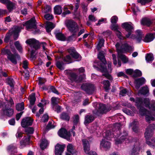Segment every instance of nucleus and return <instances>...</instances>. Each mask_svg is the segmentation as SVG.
Here are the masks:
<instances>
[{"label":"nucleus","instance_id":"nucleus-1","mask_svg":"<svg viewBox=\"0 0 155 155\" xmlns=\"http://www.w3.org/2000/svg\"><path fill=\"white\" fill-rule=\"evenodd\" d=\"M131 101L135 102V105L139 110V113L141 115H145V119L147 122L154 120L155 117V104H150V100L146 98L143 100L140 98H137L135 100L132 98L130 99Z\"/></svg>","mask_w":155,"mask_h":155},{"label":"nucleus","instance_id":"nucleus-2","mask_svg":"<svg viewBox=\"0 0 155 155\" xmlns=\"http://www.w3.org/2000/svg\"><path fill=\"white\" fill-rule=\"evenodd\" d=\"M133 26L131 23L128 22L124 23L122 25V27L128 32V34H126V37L132 39H136L137 43H140L142 40L144 35L141 31L140 30H137L136 31V37L133 34L131 35L132 30L134 29Z\"/></svg>","mask_w":155,"mask_h":155},{"label":"nucleus","instance_id":"nucleus-3","mask_svg":"<svg viewBox=\"0 0 155 155\" xmlns=\"http://www.w3.org/2000/svg\"><path fill=\"white\" fill-rule=\"evenodd\" d=\"M120 45L119 43H117L115 45L118 52V58L120 59L124 63H127L128 61V59L124 55L121 53V51H124L126 52L131 51L133 50V48L128 45L127 44L124 45V46H122L121 47V49L120 48Z\"/></svg>","mask_w":155,"mask_h":155},{"label":"nucleus","instance_id":"nucleus-4","mask_svg":"<svg viewBox=\"0 0 155 155\" xmlns=\"http://www.w3.org/2000/svg\"><path fill=\"white\" fill-rule=\"evenodd\" d=\"M104 54V53L103 51L99 52L98 55V58L103 63V64L100 65H98V66L97 67V68H99L102 72H105V73L103 74V76L110 80H112V77L110 74L107 72V69L106 67H105V65L106 63V61L105 59Z\"/></svg>","mask_w":155,"mask_h":155},{"label":"nucleus","instance_id":"nucleus-5","mask_svg":"<svg viewBox=\"0 0 155 155\" xmlns=\"http://www.w3.org/2000/svg\"><path fill=\"white\" fill-rule=\"evenodd\" d=\"M104 137L100 143V147L105 150L109 149L111 146V143L108 140L112 137L111 132L108 130L104 134Z\"/></svg>","mask_w":155,"mask_h":155},{"label":"nucleus","instance_id":"nucleus-6","mask_svg":"<svg viewBox=\"0 0 155 155\" xmlns=\"http://www.w3.org/2000/svg\"><path fill=\"white\" fill-rule=\"evenodd\" d=\"M21 29L20 27L18 26L13 27L6 34L4 40V41L6 43L8 42L11 35H13L14 39L16 40L18 37V33L20 32Z\"/></svg>","mask_w":155,"mask_h":155},{"label":"nucleus","instance_id":"nucleus-7","mask_svg":"<svg viewBox=\"0 0 155 155\" xmlns=\"http://www.w3.org/2000/svg\"><path fill=\"white\" fill-rule=\"evenodd\" d=\"M65 23L66 26L71 32L74 33L78 31V25L77 23L73 20H67L66 21Z\"/></svg>","mask_w":155,"mask_h":155},{"label":"nucleus","instance_id":"nucleus-8","mask_svg":"<svg viewBox=\"0 0 155 155\" xmlns=\"http://www.w3.org/2000/svg\"><path fill=\"white\" fill-rule=\"evenodd\" d=\"M4 51L7 55V57L8 59L13 64H16L17 63V60L20 59V56L18 54L15 53L13 54L8 49L5 50Z\"/></svg>","mask_w":155,"mask_h":155},{"label":"nucleus","instance_id":"nucleus-9","mask_svg":"<svg viewBox=\"0 0 155 155\" xmlns=\"http://www.w3.org/2000/svg\"><path fill=\"white\" fill-rule=\"evenodd\" d=\"M84 149L85 153L87 154L88 155H97L95 152L93 151H89L90 150L89 144L88 140L86 139H83L82 140Z\"/></svg>","mask_w":155,"mask_h":155},{"label":"nucleus","instance_id":"nucleus-10","mask_svg":"<svg viewBox=\"0 0 155 155\" xmlns=\"http://www.w3.org/2000/svg\"><path fill=\"white\" fill-rule=\"evenodd\" d=\"M155 128V125L153 124L150 125L147 127L145 133V136L147 140L150 138L153 134V131Z\"/></svg>","mask_w":155,"mask_h":155},{"label":"nucleus","instance_id":"nucleus-11","mask_svg":"<svg viewBox=\"0 0 155 155\" xmlns=\"http://www.w3.org/2000/svg\"><path fill=\"white\" fill-rule=\"evenodd\" d=\"M81 88L89 94H91L94 90V87L93 85L90 84H83Z\"/></svg>","mask_w":155,"mask_h":155},{"label":"nucleus","instance_id":"nucleus-12","mask_svg":"<svg viewBox=\"0 0 155 155\" xmlns=\"http://www.w3.org/2000/svg\"><path fill=\"white\" fill-rule=\"evenodd\" d=\"M58 134L60 137L66 139L68 141L71 140L70 132H68L64 128L61 129L58 131Z\"/></svg>","mask_w":155,"mask_h":155},{"label":"nucleus","instance_id":"nucleus-13","mask_svg":"<svg viewBox=\"0 0 155 155\" xmlns=\"http://www.w3.org/2000/svg\"><path fill=\"white\" fill-rule=\"evenodd\" d=\"M26 42L30 46L35 50L38 49L40 45L38 41L34 39H28L26 41Z\"/></svg>","mask_w":155,"mask_h":155},{"label":"nucleus","instance_id":"nucleus-14","mask_svg":"<svg viewBox=\"0 0 155 155\" xmlns=\"http://www.w3.org/2000/svg\"><path fill=\"white\" fill-rule=\"evenodd\" d=\"M23 25V26H26V28L28 30L33 28L36 29V26L35 18H31Z\"/></svg>","mask_w":155,"mask_h":155},{"label":"nucleus","instance_id":"nucleus-15","mask_svg":"<svg viewBox=\"0 0 155 155\" xmlns=\"http://www.w3.org/2000/svg\"><path fill=\"white\" fill-rule=\"evenodd\" d=\"M69 77L71 81L79 83L84 80L85 78V75L83 74L78 78L75 74L71 73L69 74Z\"/></svg>","mask_w":155,"mask_h":155},{"label":"nucleus","instance_id":"nucleus-16","mask_svg":"<svg viewBox=\"0 0 155 155\" xmlns=\"http://www.w3.org/2000/svg\"><path fill=\"white\" fill-rule=\"evenodd\" d=\"M33 122V119L30 117H27L22 119L21 125L22 127H26L32 125Z\"/></svg>","mask_w":155,"mask_h":155},{"label":"nucleus","instance_id":"nucleus-17","mask_svg":"<svg viewBox=\"0 0 155 155\" xmlns=\"http://www.w3.org/2000/svg\"><path fill=\"white\" fill-rule=\"evenodd\" d=\"M120 136V137L119 139L115 141V143L116 144L120 143L123 142L124 140L126 141H128V142H129V141L128 140L127 134L126 132L121 133Z\"/></svg>","mask_w":155,"mask_h":155},{"label":"nucleus","instance_id":"nucleus-18","mask_svg":"<svg viewBox=\"0 0 155 155\" xmlns=\"http://www.w3.org/2000/svg\"><path fill=\"white\" fill-rule=\"evenodd\" d=\"M65 147V145L58 144L55 146V153L56 155H61Z\"/></svg>","mask_w":155,"mask_h":155},{"label":"nucleus","instance_id":"nucleus-19","mask_svg":"<svg viewBox=\"0 0 155 155\" xmlns=\"http://www.w3.org/2000/svg\"><path fill=\"white\" fill-rule=\"evenodd\" d=\"M146 81L145 79L143 77L136 79L134 81L135 87L138 89L141 85L145 84Z\"/></svg>","mask_w":155,"mask_h":155},{"label":"nucleus","instance_id":"nucleus-20","mask_svg":"<svg viewBox=\"0 0 155 155\" xmlns=\"http://www.w3.org/2000/svg\"><path fill=\"white\" fill-rule=\"evenodd\" d=\"M2 113L3 115L10 117L13 115L14 111L12 108H8L5 106V108L3 110Z\"/></svg>","mask_w":155,"mask_h":155},{"label":"nucleus","instance_id":"nucleus-21","mask_svg":"<svg viewBox=\"0 0 155 155\" xmlns=\"http://www.w3.org/2000/svg\"><path fill=\"white\" fill-rule=\"evenodd\" d=\"M68 51L72 57L75 59L80 60L81 57L80 55L76 51L74 48H70L68 50Z\"/></svg>","mask_w":155,"mask_h":155},{"label":"nucleus","instance_id":"nucleus-22","mask_svg":"<svg viewBox=\"0 0 155 155\" xmlns=\"http://www.w3.org/2000/svg\"><path fill=\"white\" fill-rule=\"evenodd\" d=\"M73 122L74 124V125L72 127V128L71 130V132L72 133L73 136H74L75 135V133L73 131V130L75 129V125L78 124L79 122V116L78 115H75L73 117Z\"/></svg>","mask_w":155,"mask_h":155},{"label":"nucleus","instance_id":"nucleus-23","mask_svg":"<svg viewBox=\"0 0 155 155\" xmlns=\"http://www.w3.org/2000/svg\"><path fill=\"white\" fill-rule=\"evenodd\" d=\"M98 109L97 110V114H103L105 113L107 111L109 110L106 109L105 105L103 104H100L98 105Z\"/></svg>","mask_w":155,"mask_h":155},{"label":"nucleus","instance_id":"nucleus-24","mask_svg":"<svg viewBox=\"0 0 155 155\" xmlns=\"http://www.w3.org/2000/svg\"><path fill=\"white\" fill-rule=\"evenodd\" d=\"M141 23L142 25L149 26L152 24L153 22L151 20L148 18H144L141 20Z\"/></svg>","mask_w":155,"mask_h":155},{"label":"nucleus","instance_id":"nucleus-25","mask_svg":"<svg viewBox=\"0 0 155 155\" xmlns=\"http://www.w3.org/2000/svg\"><path fill=\"white\" fill-rule=\"evenodd\" d=\"M155 37V35L149 34L146 35L143 41L146 42H149L153 41Z\"/></svg>","mask_w":155,"mask_h":155},{"label":"nucleus","instance_id":"nucleus-26","mask_svg":"<svg viewBox=\"0 0 155 155\" xmlns=\"http://www.w3.org/2000/svg\"><path fill=\"white\" fill-rule=\"evenodd\" d=\"M46 23V29L48 32H50L55 27V25L51 22L47 21Z\"/></svg>","mask_w":155,"mask_h":155},{"label":"nucleus","instance_id":"nucleus-27","mask_svg":"<svg viewBox=\"0 0 155 155\" xmlns=\"http://www.w3.org/2000/svg\"><path fill=\"white\" fill-rule=\"evenodd\" d=\"M131 109L132 111L127 109H123V111L127 115L132 116L134 115V113L136 112L135 108L134 107H131Z\"/></svg>","mask_w":155,"mask_h":155},{"label":"nucleus","instance_id":"nucleus-28","mask_svg":"<svg viewBox=\"0 0 155 155\" xmlns=\"http://www.w3.org/2000/svg\"><path fill=\"white\" fill-rule=\"evenodd\" d=\"M149 93V90L147 86L142 87L138 92L139 94H142L143 95H146L147 94H148Z\"/></svg>","mask_w":155,"mask_h":155},{"label":"nucleus","instance_id":"nucleus-29","mask_svg":"<svg viewBox=\"0 0 155 155\" xmlns=\"http://www.w3.org/2000/svg\"><path fill=\"white\" fill-rule=\"evenodd\" d=\"M48 144V142L45 139H42L40 144V147L42 150H44L46 148Z\"/></svg>","mask_w":155,"mask_h":155},{"label":"nucleus","instance_id":"nucleus-30","mask_svg":"<svg viewBox=\"0 0 155 155\" xmlns=\"http://www.w3.org/2000/svg\"><path fill=\"white\" fill-rule=\"evenodd\" d=\"M55 36L57 39L61 41H64L66 39L64 35L60 32L55 33Z\"/></svg>","mask_w":155,"mask_h":155},{"label":"nucleus","instance_id":"nucleus-31","mask_svg":"<svg viewBox=\"0 0 155 155\" xmlns=\"http://www.w3.org/2000/svg\"><path fill=\"white\" fill-rule=\"evenodd\" d=\"M94 119V117L92 115H87L85 118L84 123L87 124L92 122Z\"/></svg>","mask_w":155,"mask_h":155},{"label":"nucleus","instance_id":"nucleus-32","mask_svg":"<svg viewBox=\"0 0 155 155\" xmlns=\"http://www.w3.org/2000/svg\"><path fill=\"white\" fill-rule=\"evenodd\" d=\"M138 122L136 120H134L132 123L130 124V126L132 127V129L133 131L137 132L138 131Z\"/></svg>","mask_w":155,"mask_h":155},{"label":"nucleus","instance_id":"nucleus-33","mask_svg":"<svg viewBox=\"0 0 155 155\" xmlns=\"http://www.w3.org/2000/svg\"><path fill=\"white\" fill-rule=\"evenodd\" d=\"M138 143V146L134 145L132 150V154L134 155L137 154L140 150L139 144L138 143Z\"/></svg>","mask_w":155,"mask_h":155},{"label":"nucleus","instance_id":"nucleus-34","mask_svg":"<svg viewBox=\"0 0 155 155\" xmlns=\"http://www.w3.org/2000/svg\"><path fill=\"white\" fill-rule=\"evenodd\" d=\"M67 151L70 153L73 154L75 152L74 147L71 144H69L67 146Z\"/></svg>","mask_w":155,"mask_h":155},{"label":"nucleus","instance_id":"nucleus-35","mask_svg":"<svg viewBox=\"0 0 155 155\" xmlns=\"http://www.w3.org/2000/svg\"><path fill=\"white\" fill-rule=\"evenodd\" d=\"M102 83L104 85V87L105 90L107 91L110 89V84L109 81L107 80H104L103 81Z\"/></svg>","mask_w":155,"mask_h":155},{"label":"nucleus","instance_id":"nucleus-36","mask_svg":"<svg viewBox=\"0 0 155 155\" xmlns=\"http://www.w3.org/2000/svg\"><path fill=\"white\" fill-rule=\"evenodd\" d=\"M145 58L147 62H150L154 59L153 55L151 53L147 54Z\"/></svg>","mask_w":155,"mask_h":155},{"label":"nucleus","instance_id":"nucleus-37","mask_svg":"<svg viewBox=\"0 0 155 155\" xmlns=\"http://www.w3.org/2000/svg\"><path fill=\"white\" fill-rule=\"evenodd\" d=\"M59 99L58 97H53L51 99V103L53 107H54L56 105H58V104L59 102Z\"/></svg>","mask_w":155,"mask_h":155},{"label":"nucleus","instance_id":"nucleus-38","mask_svg":"<svg viewBox=\"0 0 155 155\" xmlns=\"http://www.w3.org/2000/svg\"><path fill=\"white\" fill-rule=\"evenodd\" d=\"M30 104L31 105H33L34 104L36 100L35 93H32L31 94L30 96Z\"/></svg>","mask_w":155,"mask_h":155},{"label":"nucleus","instance_id":"nucleus-39","mask_svg":"<svg viewBox=\"0 0 155 155\" xmlns=\"http://www.w3.org/2000/svg\"><path fill=\"white\" fill-rule=\"evenodd\" d=\"M56 65L57 68L61 70L64 69V64L63 62L57 61Z\"/></svg>","mask_w":155,"mask_h":155},{"label":"nucleus","instance_id":"nucleus-40","mask_svg":"<svg viewBox=\"0 0 155 155\" xmlns=\"http://www.w3.org/2000/svg\"><path fill=\"white\" fill-rule=\"evenodd\" d=\"M30 140V137H26L24 140L20 141V144L21 146H25L26 145L28 144Z\"/></svg>","mask_w":155,"mask_h":155},{"label":"nucleus","instance_id":"nucleus-41","mask_svg":"<svg viewBox=\"0 0 155 155\" xmlns=\"http://www.w3.org/2000/svg\"><path fill=\"white\" fill-rule=\"evenodd\" d=\"M61 118L64 120L69 121L70 119V117L69 115L65 113H63L61 115Z\"/></svg>","mask_w":155,"mask_h":155},{"label":"nucleus","instance_id":"nucleus-42","mask_svg":"<svg viewBox=\"0 0 155 155\" xmlns=\"http://www.w3.org/2000/svg\"><path fill=\"white\" fill-rule=\"evenodd\" d=\"M24 103L23 102L18 104L16 106V109L18 111H21L23 110L24 108Z\"/></svg>","mask_w":155,"mask_h":155},{"label":"nucleus","instance_id":"nucleus-43","mask_svg":"<svg viewBox=\"0 0 155 155\" xmlns=\"http://www.w3.org/2000/svg\"><path fill=\"white\" fill-rule=\"evenodd\" d=\"M7 150L10 153H12L13 152H16V150L15 147L12 146H9L7 148Z\"/></svg>","mask_w":155,"mask_h":155},{"label":"nucleus","instance_id":"nucleus-44","mask_svg":"<svg viewBox=\"0 0 155 155\" xmlns=\"http://www.w3.org/2000/svg\"><path fill=\"white\" fill-rule=\"evenodd\" d=\"M142 75V73L141 71L138 70H136L134 71V74L133 75V77H140Z\"/></svg>","mask_w":155,"mask_h":155},{"label":"nucleus","instance_id":"nucleus-45","mask_svg":"<svg viewBox=\"0 0 155 155\" xmlns=\"http://www.w3.org/2000/svg\"><path fill=\"white\" fill-rule=\"evenodd\" d=\"M104 39H102L100 40L97 46V48L98 50H100L101 48L104 45Z\"/></svg>","mask_w":155,"mask_h":155},{"label":"nucleus","instance_id":"nucleus-46","mask_svg":"<svg viewBox=\"0 0 155 155\" xmlns=\"http://www.w3.org/2000/svg\"><path fill=\"white\" fill-rule=\"evenodd\" d=\"M151 140L152 142V143L150 141L147 140L146 141V143L150 147L154 148L155 146V138L152 139Z\"/></svg>","mask_w":155,"mask_h":155},{"label":"nucleus","instance_id":"nucleus-47","mask_svg":"<svg viewBox=\"0 0 155 155\" xmlns=\"http://www.w3.org/2000/svg\"><path fill=\"white\" fill-rule=\"evenodd\" d=\"M7 82L11 87H13L14 84V82L12 78H8L7 79Z\"/></svg>","mask_w":155,"mask_h":155},{"label":"nucleus","instance_id":"nucleus-48","mask_svg":"<svg viewBox=\"0 0 155 155\" xmlns=\"http://www.w3.org/2000/svg\"><path fill=\"white\" fill-rule=\"evenodd\" d=\"M15 45L17 49L19 52H21L22 51V47L18 41H16L15 43Z\"/></svg>","mask_w":155,"mask_h":155},{"label":"nucleus","instance_id":"nucleus-49","mask_svg":"<svg viewBox=\"0 0 155 155\" xmlns=\"http://www.w3.org/2000/svg\"><path fill=\"white\" fill-rule=\"evenodd\" d=\"M116 33L118 38L121 40H124L127 38L126 35L125 37L122 36L121 33L119 31L116 32Z\"/></svg>","mask_w":155,"mask_h":155},{"label":"nucleus","instance_id":"nucleus-50","mask_svg":"<svg viewBox=\"0 0 155 155\" xmlns=\"http://www.w3.org/2000/svg\"><path fill=\"white\" fill-rule=\"evenodd\" d=\"M111 28L112 30L115 31L116 32L119 31V27L117 24H112L111 25Z\"/></svg>","mask_w":155,"mask_h":155},{"label":"nucleus","instance_id":"nucleus-51","mask_svg":"<svg viewBox=\"0 0 155 155\" xmlns=\"http://www.w3.org/2000/svg\"><path fill=\"white\" fill-rule=\"evenodd\" d=\"M7 6L8 9H15V4L12 3L10 1L9 3H8L7 4Z\"/></svg>","mask_w":155,"mask_h":155},{"label":"nucleus","instance_id":"nucleus-52","mask_svg":"<svg viewBox=\"0 0 155 155\" xmlns=\"http://www.w3.org/2000/svg\"><path fill=\"white\" fill-rule=\"evenodd\" d=\"M22 74L24 76L25 78L27 79H28L29 77V71L26 70V69H25V70L22 73Z\"/></svg>","mask_w":155,"mask_h":155},{"label":"nucleus","instance_id":"nucleus-53","mask_svg":"<svg viewBox=\"0 0 155 155\" xmlns=\"http://www.w3.org/2000/svg\"><path fill=\"white\" fill-rule=\"evenodd\" d=\"M152 0H137L138 2L142 5H145L146 4L149 3Z\"/></svg>","mask_w":155,"mask_h":155},{"label":"nucleus","instance_id":"nucleus-54","mask_svg":"<svg viewBox=\"0 0 155 155\" xmlns=\"http://www.w3.org/2000/svg\"><path fill=\"white\" fill-rule=\"evenodd\" d=\"M44 17L47 20H49L53 18V16L50 14H47L44 15Z\"/></svg>","mask_w":155,"mask_h":155},{"label":"nucleus","instance_id":"nucleus-55","mask_svg":"<svg viewBox=\"0 0 155 155\" xmlns=\"http://www.w3.org/2000/svg\"><path fill=\"white\" fill-rule=\"evenodd\" d=\"M34 129L32 127H28L25 130V131L28 134H32L34 132Z\"/></svg>","mask_w":155,"mask_h":155},{"label":"nucleus","instance_id":"nucleus-56","mask_svg":"<svg viewBox=\"0 0 155 155\" xmlns=\"http://www.w3.org/2000/svg\"><path fill=\"white\" fill-rule=\"evenodd\" d=\"M118 18L116 16L112 17L111 18V22L112 24L115 23L117 21Z\"/></svg>","mask_w":155,"mask_h":155},{"label":"nucleus","instance_id":"nucleus-57","mask_svg":"<svg viewBox=\"0 0 155 155\" xmlns=\"http://www.w3.org/2000/svg\"><path fill=\"white\" fill-rule=\"evenodd\" d=\"M64 60L65 61L68 62V63L72 62V61L71 60V58L70 56L67 55L65 58Z\"/></svg>","mask_w":155,"mask_h":155},{"label":"nucleus","instance_id":"nucleus-58","mask_svg":"<svg viewBox=\"0 0 155 155\" xmlns=\"http://www.w3.org/2000/svg\"><path fill=\"white\" fill-rule=\"evenodd\" d=\"M125 71L127 74L129 75H131L133 76L134 72L133 69H127L125 70Z\"/></svg>","mask_w":155,"mask_h":155},{"label":"nucleus","instance_id":"nucleus-59","mask_svg":"<svg viewBox=\"0 0 155 155\" xmlns=\"http://www.w3.org/2000/svg\"><path fill=\"white\" fill-rule=\"evenodd\" d=\"M28 61H27L25 60H24L23 61V64H22V67L24 68L25 69H26L28 68Z\"/></svg>","mask_w":155,"mask_h":155},{"label":"nucleus","instance_id":"nucleus-60","mask_svg":"<svg viewBox=\"0 0 155 155\" xmlns=\"http://www.w3.org/2000/svg\"><path fill=\"white\" fill-rule=\"evenodd\" d=\"M48 115L47 114H45L42 117L43 121L44 122H47L48 120Z\"/></svg>","mask_w":155,"mask_h":155},{"label":"nucleus","instance_id":"nucleus-61","mask_svg":"<svg viewBox=\"0 0 155 155\" xmlns=\"http://www.w3.org/2000/svg\"><path fill=\"white\" fill-rule=\"evenodd\" d=\"M71 13L69 10H64V12H62L61 15L62 17H65L66 15L69 14Z\"/></svg>","mask_w":155,"mask_h":155},{"label":"nucleus","instance_id":"nucleus-62","mask_svg":"<svg viewBox=\"0 0 155 155\" xmlns=\"http://www.w3.org/2000/svg\"><path fill=\"white\" fill-rule=\"evenodd\" d=\"M50 89L54 93L58 94V91L54 87L52 86H50Z\"/></svg>","mask_w":155,"mask_h":155},{"label":"nucleus","instance_id":"nucleus-63","mask_svg":"<svg viewBox=\"0 0 155 155\" xmlns=\"http://www.w3.org/2000/svg\"><path fill=\"white\" fill-rule=\"evenodd\" d=\"M73 8V7L71 5H68L64 6V10H68V9H70L72 10Z\"/></svg>","mask_w":155,"mask_h":155},{"label":"nucleus","instance_id":"nucleus-64","mask_svg":"<svg viewBox=\"0 0 155 155\" xmlns=\"http://www.w3.org/2000/svg\"><path fill=\"white\" fill-rule=\"evenodd\" d=\"M117 75L118 77L123 76L125 78L127 77V76L123 72H120L118 73L117 74Z\"/></svg>","mask_w":155,"mask_h":155}]
</instances>
